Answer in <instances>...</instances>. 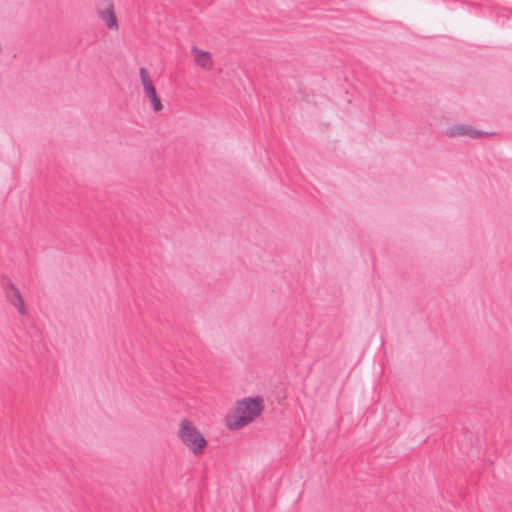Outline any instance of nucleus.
Here are the masks:
<instances>
[{
	"mask_svg": "<svg viewBox=\"0 0 512 512\" xmlns=\"http://www.w3.org/2000/svg\"><path fill=\"white\" fill-rule=\"evenodd\" d=\"M192 52L197 65L205 69H210L212 67L211 55L208 51L199 50L196 47H193Z\"/></svg>",
	"mask_w": 512,
	"mask_h": 512,
	"instance_id": "nucleus-7",
	"label": "nucleus"
},
{
	"mask_svg": "<svg viewBox=\"0 0 512 512\" xmlns=\"http://www.w3.org/2000/svg\"><path fill=\"white\" fill-rule=\"evenodd\" d=\"M448 134L450 136H469L470 138H480L484 135H488V133L473 129L471 127L465 126V125H455L448 130Z\"/></svg>",
	"mask_w": 512,
	"mask_h": 512,
	"instance_id": "nucleus-6",
	"label": "nucleus"
},
{
	"mask_svg": "<svg viewBox=\"0 0 512 512\" xmlns=\"http://www.w3.org/2000/svg\"><path fill=\"white\" fill-rule=\"evenodd\" d=\"M99 18L106 24L109 29H118V20L114 12V4L112 0H108L105 9L98 12Z\"/></svg>",
	"mask_w": 512,
	"mask_h": 512,
	"instance_id": "nucleus-5",
	"label": "nucleus"
},
{
	"mask_svg": "<svg viewBox=\"0 0 512 512\" xmlns=\"http://www.w3.org/2000/svg\"><path fill=\"white\" fill-rule=\"evenodd\" d=\"M1 286L4 290L6 299L17 309L20 315L26 314L23 297L20 290L8 277H2Z\"/></svg>",
	"mask_w": 512,
	"mask_h": 512,
	"instance_id": "nucleus-3",
	"label": "nucleus"
},
{
	"mask_svg": "<svg viewBox=\"0 0 512 512\" xmlns=\"http://www.w3.org/2000/svg\"><path fill=\"white\" fill-rule=\"evenodd\" d=\"M264 410L261 396L246 397L236 402L232 415L226 416V425L231 430H238L251 423Z\"/></svg>",
	"mask_w": 512,
	"mask_h": 512,
	"instance_id": "nucleus-1",
	"label": "nucleus"
},
{
	"mask_svg": "<svg viewBox=\"0 0 512 512\" xmlns=\"http://www.w3.org/2000/svg\"><path fill=\"white\" fill-rule=\"evenodd\" d=\"M178 437L182 443L195 455L203 453L207 441L203 434L188 419L179 424Z\"/></svg>",
	"mask_w": 512,
	"mask_h": 512,
	"instance_id": "nucleus-2",
	"label": "nucleus"
},
{
	"mask_svg": "<svg viewBox=\"0 0 512 512\" xmlns=\"http://www.w3.org/2000/svg\"><path fill=\"white\" fill-rule=\"evenodd\" d=\"M139 75L141 79V83L144 89L146 96L149 98L152 109L155 112H159L163 109V105L161 99L159 98L156 88L152 82L151 76L148 70L144 67H141L139 70Z\"/></svg>",
	"mask_w": 512,
	"mask_h": 512,
	"instance_id": "nucleus-4",
	"label": "nucleus"
}]
</instances>
